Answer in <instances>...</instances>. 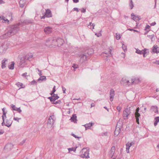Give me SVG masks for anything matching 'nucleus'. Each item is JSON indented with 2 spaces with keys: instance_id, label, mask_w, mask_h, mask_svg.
Wrapping results in <instances>:
<instances>
[{
  "instance_id": "nucleus-1",
  "label": "nucleus",
  "mask_w": 159,
  "mask_h": 159,
  "mask_svg": "<svg viewBox=\"0 0 159 159\" xmlns=\"http://www.w3.org/2000/svg\"><path fill=\"white\" fill-rule=\"evenodd\" d=\"M20 25V23H19L17 24L11 25L8 27L5 33L1 36V39L7 38L16 34L19 31V26Z\"/></svg>"
},
{
  "instance_id": "nucleus-2",
  "label": "nucleus",
  "mask_w": 159,
  "mask_h": 159,
  "mask_svg": "<svg viewBox=\"0 0 159 159\" xmlns=\"http://www.w3.org/2000/svg\"><path fill=\"white\" fill-rule=\"evenodd\" d=\"M93 53V50L92 49H87L83 53L80 55V62L82 63L86 61Z\"/></svg>"
},
{
  "instance_id": "nucleus-3",
  "label": "nucleus",
  "mask_w": 159,
  "mask_h": 159,
  "mask_svg": "<svg viewBox=\"0 0 159 159\" xmlns=\"http://www.w3.org/2000/svg\"><path fill=\"white\" fill-rule=\"evenodd\" d=\"M8 48V46L6 42H3L0 44V55L4 54Z\"/></svg>"
},
{
  "instance_id": "nucleus-4",
  "label": "nucleus",
  "mask_w": 159,
  "mask_h": 159,
  "mask_svg": "<svg viewBox=\"0 0 159 159\" xmlns=\"http://www.w3.org/2000/svg\"><path fill=\"white\" fill-rule=\"evenodd\" d=\"M131 113L130 107H127L124 110L123 113V117L124 119L126 120L128 119V116Z\"/></svg>"
},
{
  "instance_id": "nucleus-5",
  "label": "nucleus",
  "mask_w": 159,
  "mask_h": 159,
  "mask_svg": "<svg viewBox=\"0 0 159 159\" xmlns=\"http://www.w3.org/2000/svg\"><path fill=\"white\" fill-rule=\"evenodd\" d=\"M89 148H83L82 150V153H84L80 155V157L82 158L85 157L86 158H89Z\"/></svg>"
},
{
  "instance_id": "nucleus-6",
  "label": "nucleus",
  "mask_w": 159,
  "mask_h": 159,
  "mask_svg": "<svg viewBox=\"0 0 159 159\" xmlns=\"http://www.w3.org/2000/svg\"><path fill=\"white\" fill-rule=\"evenodd\" d=\"M29 60L28 55H26L23 57H21L20 59L19 65L21 67H23L25 64L26 60Z\"/></svg>"
},
{
  "instance_id": "nucleus-7",
  "label": "nucleus",
  "mask_w": 159,
  "mask_h": 159,
  "mask_svg": "<svg viewBox=\"0 0 159 159\" xmlns=\"http://www.w3.org/2000/svg\"><path fill=\"white\" fill-rule=\"evenodd\" d=\"M56 41V39L54 38H48L46 40V45L48 46L55 44V42ZM55 45H56L55 44Z\"/></svg>"
},
{
  "instance_id": "nucleus-8",
  "label": "nucleus",
  "mask_w": 159,
  "mask_h": 159,
  "mask_svg": "<svg viewBox=\"0 0 159 159\" xmlns=\"http://www.w3.org/2000/svg\"><path fill=\"white\" fill-rule=\"evenodd\" d=\"M55 39H56V41L55 42V44L57 43L58 46H60L63 44L64 41L63 39L60 38L57 39L55 38Z\"/></svg>"
},
{
  "instance_id": "nucleus-9",
  "label": "nucleus",
  "mask_w": 159,
  "mask_h": 159,
  "mask_svg": "<svg viewBox=\"0 0 159 159\" xmlns=\"http://www.w3.org/2000/svg\"><path fill=\"white\" fill-rule=\"evenodd\" d=\"M121 83L122 84H124L125 85H129L131 84V83H130L129 82V81L126 79L125 78H123L121 81Z\"/></svg>"
},
{
  "instance_id": "nucleus-10",
  "label": "nucleus",
  "mask_w": 159,
  "mask_h": 159,
  "mask_svg": "<svg viewBox=\"0 0 159 159\" xmlns=\"http://www.w3.org/2000/svg\"><path fill=\"white\" fill-rule=\"evenodd\" d=\"M115 147L114 146H113L111 148V150L109 152V157L112 158L113 156L115 151Z\"/></svg>"
},
{
  "instance_id": "nucleus-11",
  "label": "nucleus",
  "mask_w": 159,
  "mask_h": 159,
  "mask_svg": "<svg viewBox=\"0 0 159 159\" xmlns=\"http://www.w3.org/2000/svg\"><path fill=\"white\" fill-rule=\"evenodd\" d=\"M114 95V90L113 89H111L110 92V100L112 102L113 101Z\"/></svg>"
},
{
  "instance_id": "nucleus-12",
  "label": "nucleus",
  "mask_w": 159,
  "mask_h": 159,
  "mask_svg": "<svg viewBox=\"0 0 159 159\" xmlns=\"http://www.w3.org/2000/svg\"><path fill=\"white\" fill-rule=\"evenodd\" d=\"M52 28L50 26H48L45 28L44 31L46 34H49L52 32Z\"/></svg>"
},
{
  "instance_id": "nucleus-13",
  "label": "nucleus",
  "mask_w": 159,
  "mask_h": 159,
  "mask_svg": "<svg viewBox=\"0 0 159 159\" xmlns=\"http://www.w3.org/2000/svg\"><path fill=\"white\" fill-rule=\"evenodd\" d=\"M53 116H50L49 117V119H48L47 121L48 124H49L51 125H52L54 122V120L53 119Z\"/></svg>"
},
{
  "instance_id": "nucleus-14",
  "label": "nucleus",
  "mask_w": 159,
  "mask_h": 159,
  "mask_svg": "<svg viewBox=\"0 0 159 159\" xmlns=\"http://www.w3.org/2000/svg\"><path fill=\"white\" fill-rule=\"evenodd\" d=\"M45 14L47 17L49 18L52 16L51 11L49 9H47L46 10Z\"/></svg>"
},
{
  "instance_id": "nucleus-15",
  "label": "nucleus",
  "mask_w": 159,
  "mask_h": 159,
  "mask_svg": "<svg viewBox=\"0 0 159 159\" xmlns=\"http://www.w3.org/2000/svg\"><path fill=\"white\" fill-rule=\"evenodd\" d=\"M12 122L11 118L7 119L6 122V124L5 125L9 127L11 125Z\"/></svg>"
},
{
  "instance_id": "nucleus-16",
  "label": "nucleus",
  "mask_w": 159,
  "mask_h": 159,
  "mask_svg": "<svg viewBox=\"0 0 159 159\" xmlns=\"http://www.w3.org/2000/svg\"><path fill=\"white\" fill-rule=\"evenodd\" d=\"M122 122L120 120H119L117 123L116 128L118 129H120L122 127Z\"/></svg>"
},
{
  "instance_id": "nucleus-17",
  "label": "nucleus",
  "mask_w": 159,
  "mask_h": 159,
  "mask_svg": "<svg viewBox=\"0 0 159 159\" xmlns=\"http://www.w3.org/2000/svg\"><path fill=\"white\" fill-rule=\"evenodd\" d=\"M132 17V19L136 21H139L141 19V18L139 16H136L134 13H132L131 14Z\"/></svg>"
},
{
  "instance_id": "nucleus-18",
  "label": "nucleus",
  "mask_w": 159,
  "mask_h": 159,
  "mask_svg": "<svg viewBox=\"0 0 159 159\" xmlns=\"http://www.w3.org/2000/svg\"><path fill=\"white\" fill-rule=\"evenodd\" d=\"M140 82V80L139 78H135L131 79V83L132 84H137L139 83Z\"/></svg>"
},
{
  "instance_id": "nucleus-19",
  "label": "nucleus",
  "mask_w": 159,
  "mask_h": 159,
  "mask_svg": "<svg viewBox=\"0 0 159 159\" xmlns=\"http://www.w3.org/2000/svg\"><path fill=\"white\" fill-rule=\"evenodd\" d=\"M94 124V123H89L86 124L84 125L85 128V130H87L88 129H90L91 126H92Z\"/></svg>"
},
{
  "instance_id": "nucleus-20",
  "label": "nucleus",
  "mask_w": 159,
  "mask_h": 159,
  "mask_svg": "<svg viewBox=\"0 0 159 159\" xmlns=\"http://www.w3.org/2000/svg\"><path fill=\"white\" fill-rule=\"evenodd\" d=\"M11 106L13 110L17 111L19 113H20L22 112V110L20 109V107H16L15 105H11Z\"/></svg>"
},
{
  "instance_id": "nucleus-21",
  "label": "nucleus",
  "mask_w": 159,
  "mask_h": 159,
  "mask_svg": "<svg viewBox=\"0 0 159 159\" xmlns=\"http://www.w3.org/2000/svg\"><path fill=\"white\" fill-rule=\"evenodd\" d=\"M152 51L154 53L159 52V48L157 45H154L152 48Z\"/></svg>"
},
{
  "instance_id": "nucleus-22",
  "label": "nucleus",
  "mask_w": 159,
  "mask_h": 159,
  "mask_svg": "<svg viewBox=\"0 0 159 159\" xmlns=\"http://www.w3.org/2000/svg\"><path fill=\"white\" fill-rule=\"evenodd\" d=\"M70 120L71 121L74 122V123H76L77 121L76 114H73L72 116L71 117Z\"/></svg>"
},
{
  "instance_id": "nucleus-23",
  "label": "nucleus",
  "mask_w": 159,
  "mask_h": 159,
  "mask_svg": "<svg viewBox=\"0 0 159 159\" xmlns=\"http://www.w3.org/2000/svg\"><path fill=\"white\" fill-rule=\"evenodd\" d=\"M135 116L136 119V122L138 124H139V118L140 116V114L139 113H135Z\"/></svg>"
},
{
  "instance_id": "nucleus-24",
  "label": "nucleus",
  "mask_w": 159,
  "mask_h": 159,
  "mask_svg": "<svg viewBox=\"0 0 159 159\" xmlns=\"http://www.w3.org/2000/svg\"><path fill=\"white\" fill-rule=\"evenodd\" d=\"M26 2V0H20L19 1V4L20 7H24L25 6Z\"/></svg>"
},
{
  "instance_id": "nucleus-25",
  "label": "nucleus",
  "mask_w": 159,
  "mask_h": 159,
  "mask_svg": "<svg viewBox=\"0 0 159 159\" xmlns=\"http://www.w3.org/2000/svg\"><path fill=\"white\" fill-rule=\"evenodd\" d=\"M32 22L30 20H24L23 22L20 23V25H27Z\"/></svg>"
},
{
  "instance_id": "nucleus-26",
  "label": "nucleus",
  "mask_w": 159,
  "mask_h": 159,
  "mask_svg": "<svg viewBox=\"0 0 159 159\" xmlns=\"http://www.w3.org/2000/svg\"><path fill=\"white\" fill-rule=\"evenodd\" d=\"M150 110L152 112H154L155 113L158 112L157 107V106H152Z\"/></svg>"
},
{
  "instance_id": "nucleus-27",
  "label": "nucleus",
  "mask_w": 159,
  "mask_h": 159,
  "mask_svg": "<svg viewBox=\"0 0 159 159\" xmlns=\"http://www.w3.org/2000/svg\"><path fill=\"white\" fill-rule=\"evenodd\" d=\"M120 131V129H118L116 128V129L114 133V136H117L119 134Z\"/></svg>"
},
{
  "instance_id": "nucleus-28",
  "label": "nucleus",
  "mask_w": 159,
  "mask_h": 159,
  "mask_svg": "<svg viewBox=\"0 0 159 159\" xmlns=\"http://www.w3.org/2000/svg\"><path fill=\"white\" fill-rule=\"evenodd\" d=\"M7 17L11 21L12 20V13L11 12H8L7 15Z\"/></svg>"
},
{
  "instance_id": "nucleus-29",
  "label": "nucleus",
  "mask_w": 159,
  "mask_h": 159,
  "mask_svg": "<svg viewBox=\"0 0 159 159\" xmlns=\"http://www.w3.org/2000/svg\"><path fill=\"white\" fill-rule=\"evenodd\" d=\"M7 61V60L6 59H4L2 61V68L3 69L6 67V61Z\"/></svg>"
},
{
  "instance_id": "nucleus-30",
  "label": "nucleus",
  "mask_w": 159,
  "mask_h": 159,
  "mask_svg": "<svg viewBox=\"0 0 159 159\" xmlns=\"http://www.w3.org/2000/svg\"><path fill=\"white\" fill-rule=\"evenodd\" d=\"M154 125L155 126H156L157 125V123L159 122V116L156 117L154 118Z\"/></svg>"
},
{
  "instance_id": "nucleus-31",
  "label": "nucleus",
  "mask_w": 159,
  "mask_h": 159,
  "mask_svg": "<svg viewBox=\"0 0 159 159\" xmlns=\"http://www.w3.org/2000/svg\"><path fill=\"white\" fill-rule=\"evenodd\" d=\"M12 147V145L11 143L7 144L5 147V148L7 150L11 149Z\"/></svg>"
},
{
  "instance_id": "nucleus-32",
  "label": "nucleus",
  "mask_w": 159,
  "mask_h": 159,
  "mask_svg": "<svg viewBox=\"0 0 159 159\" xmlns=\"http://www.w3.org/2000/svg\"><path fill=\"white\" fill-rule=\"evenodd\" d=\"M15 63L14 61L11 62V64L8 66V68L9 69L11 70H13L14 68Z\"/></svg>"
},
{
  "instance_id": "nucleus-33",
  "label": "nucleus",
  "mask_w": 159,
  "mask_h": 159,
  "mask_svg": "<svg viewBox=\"0 0 159 159\" xmlns=\"http://www.w3.org/2000/svg\"><path fill=\"white\" fill-rule=\"evenodd\" d=\"M129 5L130 7V8L132 9L133 8L134 5L132 0H131L129 3Z\"/></svg>"
},
{
  "instance_id": "nucleus-34",
  "label": "nucleus",
  "mask_w": 159,
  "mask_h": 159,
  "mask_svg": "<svg viewBox=\"0 0 159 159\" xmlns=\"http://www.w3.org/2000/svg\"><path fill=\"white\" fill-rule=\"evenodd\" d=\"M40 76V78H39L38 80V81L39 82L40 80L42 81L43 80L46 79V77L45 76Z\"/></svg>"
},
{
  "instance_id": "nucleus-35",
  "label": "nucleus",
  "mask_w": 159,
  "mask_h": 159,
  "mask_svg": "<svg viewBox=\"0 0 159 159\" xmlns=\"http://www.w3.org/2000/svg\"><path fill=\"white\" fill-rule=\"evenodd\" d=\"M108 49H109V52H108V54H109V55L108 54V55H106V57H107V58H105L106 59V60H107V58L109 56H111L112 55V54L111 53V49H110V48H109Z\"/></svg>"
},
{
  "instance_id": "nucleus-36",
  "label": "nucleus",
  "mask_w": 159,
  "mask_h": 159,
  "mask_svg": "<svg viewBox=\"0 0 159 159\" xmlns=\"http://www.w3.org/2000/svg\"><path fill=\"white\" fill-rule=\"evenodd\" d=\"M147 37L151 39V41L152 42L153 41V39L154 37V35L153 34L150 35H147Z\"/></svg>"
},
{
  "instance_id": "nucleus-37",
  "label": "nucleus",
  "mask_w": 159,
  "mask_h": 159,
  "mask_svg": "<svg viewBox=\"0 0 159 159\" xmlns=\"http://www.w3.org/2000/svg\"><path fill=\"white\" fill-rule=\"evenodd\" d=\"M122 45L123 49L124 50V52H125L127 50V46H126L124 45V42H122Z\"/></svg>"
},
{
  "instance_id": "nucleus-38",
  "label": "nucleus",
  "mask_w": 159,
  "mask_h": 159,
  "mask_svg": "<svg viewBox=\"0 0 159 159\" xmlns=\"http://www.w3.org/2000/svg\"><path fill=\"white\" fill-rule=\"evenodd\" d=\"M5 108H3L2 109V112H3V114H2V116H3V117H5V118H6V114L7 113V112L5 111Z\"/></svg>"
},
{
  "instance_id": "nucleus-39",
  "label": "nucleus",
  "mask_w": 159,
  "mask_h": 159,
  "mask_svg": "<svg viewBox=\"0 0 159 159\" xmlns=\"http://www.w3.org/2000/svg\"><path fill=\"white\" fill-rule=\"evenodd\" d=\"M136 52L139 54H143L142 50H140L138 49H136Z\"/></svg>"
},
{
  "instance_id": "nucleus-40",
  "label": "nucleus",
  "mask_w": 159,
  "mask_h": 159,
  "mask_svg": "<svg viewBox=\"0 0 159 159\" xmlns=\"http://www.w3.org/2000/svg\"><path fill=\"white\" fill-rule=\"evenodd\" d=\"M77 147L75 148H69L68 149V150L69 151H73L74 152H75L76 150Z\"/></svg>"
},
{
  "instance_id": "nucleus-41",
  "label": "nucleus",
  "mask_w": 159,
  "mask_h": 159,
  "mask_svg": "<svg viewBox=\"0 0 159 159\" xmlns=\"http://www.w3.org/2000/svg\"><path fill=\"white\" fill-rule=\"evenodd\" d=\"M0 18H1V19L5 21H7L8 22H9V20H8V19L6 18L5 17L3 16H0Z\"/></svg>"
},
{
  "instance_id": "nucleus-42",
  "label": "nucleus",
  "mask_w": 159,
  "mask_h": 159,
  "mask_svg": "<svg viewBox=\"0 0 159 159\" xmlns=\"http://www.w3.org/2000/svg\"><path fill=\"white\" fill-rule=\"evenodd\" d=\"M59 98V97L58 96V95H57V97L56 98H52V99L50 100V101L52 102H54L57 99Z\"/></svg>"
},
{
  "instance_id": "nucleus-43",
  "label": "nucleus",
  "mask_w": 159,
  "mask_h": 159,
  "mask_svg": "<svg viewBox=\"0 0 159 159\" xmlns=\"http://www.w3.org/2000/svg\"><path fill=\"white\" fill-rule=\"evenodd\" d=\"M27 73L26 72H25L22 75V76L24 77L26 79H28L27 78H26V77H29V75H27Z\"/></svg>"
},
{
  "instance_id": "nucleus-44",
  "label": "nucleus",
  "mask_w": 159,
  "mask_h": 159,
  "mask_svg": "<svg viewBox=\"0 0 159 159\" xmlns=\"http://www.w3.org/2000/svg\"><path fill=\"white\" fill-rule=\"evenodd\" d=\"M116 39L117 40L119 39L120 38V36L119 34L116 33Z\"/></svg>"
},
{
  "instance_id": "nucleus-45",
  "label": "nucleus",
  "mask_w": 159,
  "mask_h": 159,
  "mask_svg": "<svg viewBox=\"0 0 159 159\" xmlns=\"http://www.w3.org/2000/svg\"><path fill=\"white\" fill-rule=\"evenodd\" d=\"M2 126H3L4 125H5L6 124H5V117H3V116H2Z\"/></svg>"
},
{
  "instance_id": "nucleus-46",
  "label": "nucleus",
  "mask_w": 159,
  "mask_h": 159,
  "mask_svg": "<svg viewBox=\"0 0 159 159\" xmlns=\"http://www.w3.org/2000/svg\"><path fill=\"white\" fill-rule=\"evenodd\" d=\"M61 102V100H58L56 101L55 102H53L52 103L53 104H60Z\"/></svg>"
},
{
  "instance_id": "nucleus-47",
  "label": "nucleus",
  "mask_w": 159,
  "mask_h": 159,
  "mask_svg": "<svg viewBox=\"0 0 159 159\" xmlns=\"http://www.w3.org/2000/svg\"><path fill=\"white\" fill-rule=\"evenodd\" d=\"M21 118H18L17 117H14V118H13V119L15 120H16L18 122H19V120H21Z\"/></svg>"
},
{
  "instance_id": "nucleus-48",
  "label": "nucleus",
  "mask_w": 159,
  "mask_h": 159,
  "mask_svg": "<svg viewBox=\"0 0 159 159\" xmlns=\"http://www.w3.org/2000/svg\"><path fill=\"white\" fill-rule=\"evenodd\" d=\"M71 135L76 138H78L79 139L81 138V137H77L76 135L75 134H74L72 133L71 134Z\"/></svg>"
},
{
  "instance_id": "nucleus-49",
  "label": "nucleus",
  "mask_w": 159,
  "mask_h": 159,
  "mask_svg": "<svg viewBox=\"0 0 159 159\" xmlns=\"http://www.w3.org/2000/svg\"><path fill=\"white\" fill-rule=\"evenodd\" d=\"M37 83V82L34 80L32 81L31 82V84L32 85H34L36 84Z\"/></svg>"
},
{
  "instance_id": "nucleus-50",
  "label": "nucleus",
  "mask_w": 159,
  "mask_h": 159,
  "mask_svg": "<svg viewBox=\"0 0 159 159\" xmlns=\"http://www.w3.org/2000/svg\"><path fill=\"white\" fill-rule=\"evenodd\" d=\"M126 150L129 149V148H130V147L129 146V144H128V143H127L126 144Z\"/></svg>"
},
{
  "instance_id": "nucleus-51",
  "label": "nucleus",
  "mask_w": 159,
  "mask_h": 159,
  "mask_svg": "<svg viewBox=\"0 0 159 159\" xmlns=\"http://www.w3.org/2000/svg\"><path fill=\"white\" fill-rule=\"evenodd\" d=\"M117 109L118 110V112H119V113H120V110L121 109V107H119V106H118L117 107Z\"/></svg>"
},
{
  "instance_id": "nucleus-52",
  "label": "nucleus",
  "mask_w": 159,
  "mask_h": 159,
  "mask_svg": "<svg viewBox=\"0 0 159 159\" xmlns=\"http://www.w3.org/2000/svg\"><path fill=\"white\" fill-rule=\"evenodd\" d=\"M37 69L38 70V71L39 72V75L40 76H42V73L41 70H39L38 68H37Z\"/></svg>"
},
{
  "instance_id": "nucleus-53",
  "label": "nucleus",
  "mask_w": 159,
  "mask_h": 159,
  "mask_svg": "<svg viewBox=\"0 0 159 159\" xmlns=\"http://www.w3.org/2000/svg\"><path fill=\"white\" fill-rule=\"evenodd\" d=\"M72 67H73L75 69L78 68V66L77 65L74 64Z\"/></svg>"
},
{
  "instance_id": "nucleus-54",
  "label": "nucleus",
  "mask_w": 159,
  "mask_h": 159,
  "mask_svg": "<svg viewBox=\"0 0 159 159\" xmlns=\"http://www.w3.org/2000/svg\"><path fill=\"white\" fill-rule=\"evenodd\" d=\"M147 49L146 48L144 49L143 50H142V53L143 54H146L147 52H146Z\"/></svg>"
},
{
  "instance_id": "nucleus-55",
  "label": "nucleus",
  "mask_w": 159,
  "mask_h": 159,
  "mask_svg": "<svg viewBox=\"0 0 159 159\" xmlns=\"http://www.w3.org/2000/svg\"><path fill=\"white\" fill-rule=\"evenodd\" d=\"M150 28V26L148 25H147L145 27V30H146L147 29H149Z\"/></svg>"
},
{
  "instance_id": "nucleus-56",
  "label": "nucleus",
  "mask_w": 159,
  "mask_h": 159,
  "mask_svg": "<svg viewBox=\"0 0 159 159\" xmlns=\"http://www.w3.org/2000/svg\"><path fill=\"white\" fill-rule=\"evenodd\" d=\"M62 89L63 93H65L66 91V89L63 86L62 87Z\"/></svg>"
},
{
  "instance_id": "nucleus-57",
  "label": "nucleus",
  "mask_w": 159,
  "mask_h": 159,
  "mask_svg": "<svg viewBox=\"0 0 159 159\" xmlns=\"http://www.w3.org/2000/svg\"><path fill=\"white\" fill-rule=\"evenodd\" d=\"M82 12H85L86 11V9L84 8H82L81 10Z\"/></svg>"
},
{
  "instance_id": "nucleus-58",
  "label": "nucleus",
  "mask_w": 159,
  "mask_h": 159,
  "mask_svg": "<svg viewBox=\"0 0 159 159\" xmlns=\"http://www.w3.org/2000/svg\"><path fill=\"white\" fill-rule=\"evenodd\" d=\"M73 10L74 11H76L77 12H78L79 11V9L75 7L74 8Z\"/></svg>"
},
{
  "instance_id": "nucleus-59",
  "label": "nucleus",
  "mask_w": 159,
  "mask_h": 159,
  "mask_svg": "<svg viewBox=\"0 0 159 159\" xmlns=\"http://www.w3.org/2000/svg\"><path fill=\"white\" fill-rule=\"evenodd\" d=\"M17 85L18 87H19V85L21 87L23 85V84L22 83H20L18 82V83L17 84Z\"/></svg>"
},
{
  "instance_id": "nucleus-60",
  "label": "nucleus",
  "mask_w": 159,
  "mask_h": 159,
  "mask_svg": "<svg viewBox=\"0 0 159 159\" xmlns=\"http://www.w3.org/2000/svg\"><path fill=\"white\" fill-rule=\"evenodd\" d=\"M55 88H56V86H54L52 90V91L53 92V93H54L56 91V89H55Z\"/></svg>"
},
{
  "instance_id": "nucleus-61",
  "label": "nucleus",
  "mask_w": 159,
  "mask_h": 159,
  "mask_svg": "<svg viewBox=\"0 0 159 159\" xmlns=\"http://www.w3.org/2000/svg\"><path fill=\"white\" fill-rule=\"evenodd\" d=\"M139 107L137 108L136 110V111H135V113H139Z\"/></svg>"
},
{
  "instance_id": "nucleus-62",
  "label": "nucleus",
  "mask_w": 159,
  "mask_h": 159,
  "mask_svg": "<svg viewBox=\"0 0 159 159\" xmlns=\"http://www.w3.org/2000/svg\"><path fill=\"white\" fill-rule=\"evenodd\" d=\"M4 133V131L2 129H0V134H2Z\"/></svg>"
},
{
  "instance_id": "nucleus-63",
  "label": "nucleus",
  "mask_w": 159,
  "mask_h": 159,
  "mask_svg": "<svg viewBox=\"0 0 159 159\" xmlns=\"http://www.w3.org/2000/svg\"><path fill=\"white\" fill-rule=\"evenodd\" d=\"M156 22H153L151 24V26H154L156 24Z\"/></svg>"
},
{
  "instance_id": "nucleus-64",
  "label": "nucleus",
  "mask_w": 159,
  "mask_h": 159,
  "mask_svg": "<svg viewBox=\"0 0 159 159\" xmlns=\"http://www.w3.org/2000/svg\"><path fill=\"white\" fill-rule=\"evenodd\" d=\"M134 143L133 142H131L130 143H128V144H129V146L131 147V146H132L133 145H134Z\"/></svg>"
}]
</instances>
